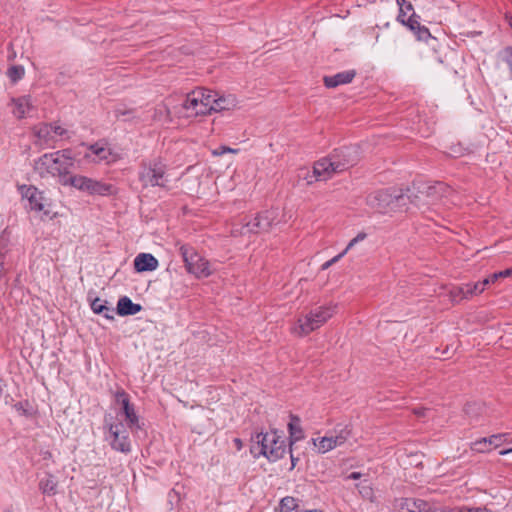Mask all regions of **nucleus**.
I'll list each match as a JSON object with an SVG mask.
<instances>
[{
	"mask_svg": "<svg viewBox=\"0 0 512 512\" xmlns=\"http://www.w3.org/2000/svg\"><path fill=\"white\" fill-rule=\"evenodd\" d=\"M73 167L74 157L70 149L45 153L34 160L33 164V170L40 178H57L61 185L66 182Z\"/></svg>",
	"mask_w": 512,
	"mask_h": 512,
	"instance_id": "f257e3e1",
	"label": "nucleus"
},
{
	"mask_svg": "<svg viewBox=\"0 0 512 512\" xmlns=\"http://www.w3.org/2000/svg\"><path fill=\"white\" fill-rule=\"evenodd\" d=\"M337 305L329 303L315 307L308 312L301 313L295 324L291 327V333L298 337H304L323 326L336 313Z\"/></svg>",
	"mask_w": 512,
	"mask_h": 512,
	"instance_id": "f03ea898",
	"label": "nucleus"
},
{
	"mask_svg": "<svg viewBox=\"0 0 512 512\" xmlns=\"http://www.w3.org/2000/svg\"><path fill=\"white\" fill-rule=\"evenodd\" d=\"M286 452L285 440L277 435L276 431L257 433L252 438L251 453L255 457L264 456L275 462L282 458Z\"/></svg>",
	"mask_w": 512,
	"mask_h": 512,
	"instance_id": "7ed1b4c3",
	"label": "nucleus"
},
{
	"mask_svg": "<svg viewBox=\"0 0 512 512\" xmlns=\"http://www.w3.org/2000/svg\"><path fill=\"white\" fill-rule=\"evenodd\" d=\"M211 90L197 88L186 95L182 103L183 115L186 118H195L211 114Z\"/></svg>",
	"mask_w": 512,
	"mask_h": 512,
	"instance_id": "20e7f679",
	"label": "nucleus"
},
{
	"mask_svg": "<svg viewBox=\"0 0 512 512\" xmlns=\"http://www.w3.org/2000/svg\"><path fill=\"white\" fill-rule=\"evenodd\" d=\"M345 167V164H341L335 160H318L313 166V171L310 172L307 168H301L299 170L298 177L306 180L308 185L313 184L316 181H325L333 177L335 174Z\"/></svg>",
	"mask_w": 512,
	"mask_h": 512,
	"instance_id": "39448f33",
	"label": "nucleus"
},
{
	"mask_svg": "<svg viewBox=\"0 0 512 512\" xmlns=\"http://www.w3.org/2000/svg\"><path fill=\"white\" fill-rule=\"evenodd\" d=\"M179 253L185 264L188 273L196 278H206L212 274V269L208 260L201 256L193 247L181 245Z\"/></svg>",
	"mask_w": 512,
	"mask_h": 512,
	"instance_id": "423d86ee",
	"label": "nucleus"
},
{
	"mask_svg": "<svg viewBox=\"0 0 512 512\" xmlns=\"http://www.w3.org/2000/svg\"><path fill=\"white\" fill-rule=\"evenodd\" d=\"M111 416L104 419V427L108 433L106 439L110 442L112 449L124 454L131 452V441L122 422H113Z\"/></svg>",
	"mask_w": 512,
	"mask_h": 512,
	"instance_id": "0eeeda50",
	"label": "nucleus"
},
{
	"mask_svg": "<svg viewBox=\"0 0 512 512\" xmlns=\"http://www.w3.org/2000/svg\"><path fill=\"white\" fill-rule=\"evenodd\" d=\"M138 178L143 188H166V184L168 182L166 166L158 161L143 164L139 171Z\"/></svg>",
	"mask_w": 512,
	"mask_h": 512,
	"instance_id": "6e6552de",
	"label": "nucleus"
},
{
	"mask_svg": "<svg viewBox=\"0 0 512 512\" xmlns=\"http://www.w3.org/2000/svg\"><path fill=\"white\" fill-rule=\"evenodd\" d=\"M22 197L28 201V207L30 210L41 213L45 216H49L51 213V202L44 195V192L40 191L35 186L23 185L20 187Z\"/></svg>",
	"mask_w": 512,
	"mask_h": 512,
	"instance_id": "1a4fd4ad",
	"label": "nucleus"
},
{
	"mask_svg": "<svg viewBox=\"0 0 512 512\" xmlns=\"http://www.w3.org/2000/svg\"><path fill=\"white\" fill-rule=\"evenodd\" d=\"M278 210L271 209L259 213L253 219L246 221L239 231L240 234L261 233L268 231L277 221Z\"/></svg>",
	"mask_w": 512,
	"mask_h": 512,
	"instance_id": "9d476101",
	"label": "nucleus"
},
{
	"mask_svg": "<svg viewBox=\"0 0 512 512\" xmlns=\"http://www.w3.org/2000/svg\"><path fill=\"white\" fill-rule=\"evenodd\" d=\"M401 196L392 195L388 190H377L366 198V204L378 213H388L394 209Z\"/></svg>",
	"mask_w": 512,
	"mask_h": 512,
	"instance_id": "9b49d317",
	"label": "nucleus"
},
{
	"mask_svg": "<svg viewBox=\"0 0 512 512\" xmlns=\"http://www.w3.org/2000/svg\"><path fill=\"white\" fill-rule=\"evenodd\" d=\"M351 436V429L348 426L342 427L336 435L325 436L313 439V444L319 453H326L336 447L343 445Z\"/></svg>",
	"mask_w": 512,
	"mask_h": 512,
	"instance_id": "f8f14e48",
	"label": "nucleus"
},
{
	"mask_svg": "<svg viewBox=\"0 0 512 512\" xmlns=\"http://www.w3.org/2000/svg\"><path fill=\"white\" fill-rule=\"evenodd\" d=\"M116 401L122 407L125 420L131 430L140 429L139 417L135 411V407L130 403L129 395L124 390H118L115 394Z\"/></svg>",
	"mask_w": 512,
	"mask_h": 512,
	"instance_id": "ddd939ff",
	"label": "nucleus"
},
{
	"mask_svg": "<svg viewBox=\"0 0 512 512\" xmlns=\"http://www.w3.org/2000/svg\"><path fill=\"white\" fill-rule=\"evenodd\" d=\"M35 137L34 144L41 149L55 148L57 142L54 138L52 127L48 123H40L32 128Z\"/></svg>",
	"mask_w": 512,
	"mask_h": 512,
	"instance_id": "4468645a",
	"label": "nucleus"
},
{
	"mask_svg": "<svg viewBox=\"0 0 512 512\" xmlns=\"http://www.w3.org/2000/svg\"><path fill=\"white\" fill-rule=\"evenodd\" d=\"M10 105L12 107V114L17 119H22L26 116H30L31 111L34 109V104L30 96L12 98Z\"/></svg>",
	"mask_w": 512,
	"mask_h": 512,
	"instance_id": "2eb2a0df",
	"label": "nucleus"
},
{
	"mask_svg": "<svg viewBox=\"0 0 512 512\" xmlns=\"http://www.w3.org/2000/svg\"><path fill=\"white\" fill-rule=\"evenodd\" d=\"M211 100H213V103L211 105L213 108L211 109L212 112H220L223 110H230L237 106L238 101L234 95H219L217 92L211 91Z\"/></svg>",
	"mask_w": 512,
	"mask_h": 512,
	"instance_id": "dca6fc26",
	"label": "nucleus"
},
{
	"mask_svg": "<svg viewBox=\"0 0 512 512\" xmlns=\"http://www.w3.org/2000/svg\"><path fill=\"white\" fill-rule=\"evenodd\" d=\"M332 159L337 162H340L341 164H345V167L340 171V173L347 170L349 167L353 166L357 161L355 151L352 148L348 147L340 150H335L329 157L322 158L321 160Z\"/></svg>",
	"mask_w": 512,
	"mask_h": 512,
	"instance_id": "f3484780",
	"label": "nucleus"
},
{
	"mask_svg": "<svg viewBox=\"0 0 512 512\" xmlns=\"http://www.w3.org/2000/svg\"><path fill=\"white\" fill-rule=\"evenodd\" d=\"M158 267V260L149 253H140L134 259V268L137 272L154 271Z\"/></svg>",
	"mask_w": 512,
	"mask_h": 512,
	"instance_id": "a211bd4d",
	"label": "nucleus"
},
{
	"mask_svg": "<svg viewBox=\"0 0 512 512\" xmlns=\"http://www.w3.org/2000/svg\"><path fill=\"white\" fill-rule=\"evenodd\" d=\"M356 75L354 70H347L343 72H339L332 76L324 77V84L327 88H335L339 85H344L352 82Z\"/></svg>",
	"mask_w": 512,
	"mask_h": 512,
	"instance_id": "6ab92c4d",
	"label": "nucleus"
},
{
	"mask_svg": "<svg viewBox=\"0 0 512 512\" xmlns=\"http://www.w3.org/2000/svg\"><path fill=\"white\" fill-rule=\"evenodd\" d=\"M38 488L43 495L54 496L58 492V480L53 474L47 472L39 480Z\"/></svg>",
	"mask_w": 512,
	"mask_h": 512,
	"instance_id": "aec40b11",
	"label": "nucleus"
},
{
	"mask_svg": "<svg viewBox=\"0 0 512 512\" xmlns=\"http://www.w3.org/2000/svg\"><path fill=\"white\" fill-rule=\"evenodd\" d=\"M425 501L413 498H400L396 502L399 512H421L424 509Z\"/></svg>",
	"mask_w": 512,
	"mask_h": 512,
	"instance_id": "412c9836",
	"label": "nucleus"
},
{
	"mask_svg": "<svg viewBox=\"0 0 512 512\" xmlns=\"http://www.w3.org/2000/svg\"><path fill=\"white\" fill-rule=\"evenodd\" d=\"M141 310L142 306L140 304L133 303L127 296H123L118 300L117 314L120 316L135 315Z\"/></svg>",
	"mask_w": 512,
	"mask_h": 512,
	"instance_id": "4be33fe9",
	"label": "nucleus"
},
{
	"mask_svg": "<svg viewBox=\"0 0 512 512\" xmlns=\"http://www.w3.org/2000/svg\"><path fill=\"white\" fill-rule=\"evenodd\" d=\"M88 188H86L87 193L92 195H111L114 192V187L111 184L104 183L101 181H97L90 178V183H87Z\"/></svg>",
	"mask_w": 512,
	"mask_h": 512,
	"instance_id": "5701e85b",
	"label": "nucleus"
},
{
	"mask_svg": "<svg viewBox=\"0 0 512 512\" xmlns=\"http://www.w3.org/2000/svg\"><path fill=\"white\" fill-rule=\"evenodd\" d=\"M111 156V152L108 148L100 143L93 144L89 147V152L86 154L87 158L92 159L93 161H109V157Z\"/></svg>",
	"mask_w": 512,
	"mask_h": 512,
	"instance_id": "b1692460",
	"label": "nucleus"
},
{
	"mask_svg": "<svg viewBox=\"0 0 512 512\" xmlns=\"http://www.w3.org/2000/svg\"><path fill=\"white\" fill-rule=\"evenodd\" d=\"M288 430L290 435V444L297 442L304 438V432L301 427V420L296 415H290V421L288 423Z\"/></svg>",
	"mask_w": 512,
	"mask_h": 512,
	"instance_id": "393cba45",
	"label": "nucleus"
},
{
	"mask_svg": "<svg viewBox=\"0 0 512 512\" xmlns=\"http://www.w3.org/2000/svg\"><path fill=\"white\" fill-rule=\"evenodd\" d=\"M87 183H90V178L82 175H67L66 182L62 183V185L67 186L70 185L78 190L86 191L88 188Z\"/></svg>",
	"mask_w": 512,
	"mask_h": 512,
	"instance_id": "a878e982",
	"label": "nucleus"
},
{
	"mask_svg": "<svg viewBox=\"0 0 512 512\" xmlns=\"http://www.w3.org/2000/svg\"><path fill=\"white\" fill-rule=\"evenodd\" d=\"M448 296L453 303H459L462 300H468V295H466V287L465 284L452 286L449 289Z\"/></svg>",
	"mask_w": 512,
	"mask_h": 512,
	"instance_id": "bb28decb",
	"label": "nucleus"
},
{
	"mask_svg": "<svg viewBox=\"0 0 512 512\" xmlns=\"http://www.w3.org/2000/svg\"><path fill=\"white\" fill-rule=\"evenodd\" d=\"M367 237V234L364 233V232H360L357 234L356 237H354L347 245V247L341 252L339 253L338 255H336L335 257H333L332 259H330V262L333 264H335L336 262H338L351 248H353L357 243L365 240Z\"/></svg>",
	"mask_w": 512,
	"mask_h": 512,
	"instance_id": "cd10ccee",
	"label": "nucleus"
},
{
	"mask_svg": "<svg viewBox=\"0 0 512 512\" xmlns=\"http://www.w3.org/2000/svg\"><path fill=\"white\" fill-rule=\"evenodd\" d=\"M470 449L477 453H488L492 450L491 444H488V438H480L470 444Z\"/></svg>",
	"mask_w": 512,
	"mask_h": 512,
	"instance_id": "c85d7f7f",
	"label": "nucleus"
},
{
	"mask_svg": "<svg viewBox=\"0 0 512 512\" xmlns=\"http://www.w3.org/2000/svg\"><path fill=\"white\" fill-rule=\"evenodd\" d=\"M399 6V14L397 16V20L402 24L407 19V13L413 11V5L406 0H396Z\"/></svg>",
	"mask_w": 512,
	"mask_h": 512,
	"instance_id": "c756f323",
	"label": "nucleus"
},
{
	"mask_svg": "<svg viewBox=\"0 0 512 512\" xmlns=\"http://www.w3.org/2000/svg\"><path fill=\"white\" fill-rule=\"evenodd\" d=\"M298 508V500L291 496H286L280 501V512H295Z\"/></svg>",
	"mask_w": 512,
	"mask_h": 512,
	"instance_id": "7c9ffc66",
	"label": "nucleus"
},
{
	"mask_svg": "<svg viewBox=\"0 0 512 512\" xmlns=\"http://www.w3.org/2000/svg\"><path fill=\"white\" fill-rule=\"evenodd\" d=\"M448 190V187L441 182L436 183L433 186H428L426 190L427 197L435 200L440 194L445 193Z\"/></svg>",
	"mask_w": 512,
	"mask_h": 512,
	"instance_id": "2f4dec72",
	"label": "nucleus"
},
{
	"mask_svg": "<svg viewBox=\"0 0 512 512\" xmlns=\"http://www.w3.org/2000/svg\"><path fill=\"white\" fill-rule=\"evenodd\" d=\"M508 433L493 434L488 438V444H491L492 449L501 446L503 443L508 442Z\"/></svg>",
	"mask_w": 512,
	"mask_h": 512,
	"instance_id": "473e14b6",
	"label": "nucleus"
},
{
	"mask_svg": "<svg viewBox=\"0 0 512 512\" xmlns=\"http://www.w3.org/2000/svg\"><path fill=\"white\" fill-rule=\"evenodd\" d=\"M14 409L21 416L29 417L33 414L32 407L27 401H20L14 404Z\"/></svg>",
	"mask_w": 512,
	"mask_h": 512,
	"instance_id": "72a5a7b5",
	"label": "nucleus"
},
{
	"mask_svg": "<svg viewBox=\"0 0 512 512\" xmlns=\"http://www.w3.org/2000/svg\"><path fill=\"white\" fill-rule=\"evenodd\" d=\"M107 301H103L100 298H95L91 302V309L95 314L104 313V311H110L111 307L107 306Z\"/></svg>",
	"mask_w": 512,
	"mask_h": 512,
	"instance_id": "f704fd0d",
	"label": "nucleus"
},
{
	"mask_svg": "<svg viewBox=\"0 0 512 512\" xmlns=\"http://www.w3.org/2000/svg\"><path fill=\"white\" fill-rule=\"evenodd\" d=\"M56 142L63 138H69V131L58 123H50Z\"/></svg>",
	"mask_w": 512,
	"mask_h": 512,
	"instance_id": "c9c22d12",
	"label": "nucleus"
},
{
	"mask_svg": "<svg viewBox=\"0 0 512 512\" xmlns=\"http://www.w3.org/2000/svg\"><path fill=\"white\" fill-rule=\"evenodd\" d=\"M465 287L466 295H468L469 299L484 292V290L482 289V285H480L479 281L475 283H465Z\"/></svg>",
	"mask_w": 512,
	"mask_h": 512,
	"instance_id": "e433bc0d",
	"label": "nucleus"
},
{
	"mask_svg": "<svg viewBox=\"0 0 512 512\" xmlns=\"http://www.w3.org/2000/svg\"><path fill=\"white\" fill-rule=\"evenodd\" d=\"M7 75L13 82H16L23 77L24 69L21 66H12L8 69Z\"/></svg>",
	"mask_w": 512,
	"mask_h": 512,
	"instance_id": "4c0bfd02",
	"label": "nucleus"
},
{
	"mask_svg": "<svg viewBox=\"0 0 512 512\" xmlns=\"http://www.w3.org/2000/svg\"><path fill=\"white\" fill-rule=\"evenodd\" d=\"M419 19L420 17L413 12L402 24L407 26L411 31H413L416 30V28H419Z\"/></svg>",
	"mask_w": 512,
	"mask_h": 512,
	"instance_id": "58836bf2",
	"label": "nucleus"
},
{
	"mask_svg": "<svg viewBox=\"0 0 512 512\" xmlns=\"http://www.w3.org/2000/svg\"><path fill=\"white\" fill-rule=\"evenodd\" d=\"M414 34L416 35L418 40L426 41L431 37V34L425 26L419 25V28H416V30H413Z\"/></svg>",
	"mask_w": 512,
	"mask_h": 512,
	"instance_id": "ea45409f",
	"label": "nucleus"
},
{
	"mask_svg": "<svg viewBox=\"0 0 512 512\" xmlns=\"http://www.w3.org/2000/svg\"><path fill=\"white\" fill-rule=\"evenodd\" d=\"M237 152H238V150H237V149H233V148H230V147H228V146H224V145H222V146H220V147H218V148L214 149V150L212 151V155H213V156H222V155H224L225 153H234V154H236Z\"/></svg>",
	"mask_w": 512,
	"mask_h": 512,
	"instance_id": "a19ab883",
	"label": "nucleus"
},
{
	"mask_svg": "<svg viewBox=\"0 0 512 512\" xmlns=\"http://www.w3.org/2000/svg\"><path fill=\"white\" fill-rule=\"evenodd\" d=\"M508 277H512V267L508 268V269H505L503 271H499V272L493 273L491 280H496L497 281L499 279L508 278Z\"/></svg>",
	"mask_w": 512,
	"mask_h": 512,
	"instance_id": "79ce46f5",
	"label": "nucleus"
},
{
	"mask_svg": "<svg viewBox=\"0 0 512 512\" xmlns=\"http://www.w3.org/2000/svg\"><path fill=\"white\" fill-rule=\"evenodd\" d=\"M421 512H454V510H447L441 507L429 506L428 503L425 501L424 509H422Z\"/></svg>",
	"mask_w": 512,
	"mask_h": 512,
	"instance_id": "37998d69",
	"label": "nucleus"
},
{
	"mask_svg": "<svg viewBox=\"0 0 512 512\" xmlns=\"http://www.w3.org/2000/svg\"><path fill=\"white\" fill-rule=\"evenodd\" d=\"M114 113H115V116L117 118H120V117H124L126 115H131L133 114V110L131 109H126L125 107L123 106H119L117 107L115 110H114Z\"/></svg>",
	"mask_w": 512,
	"mask_h": 512,
	"instance_id": "c03bdc74",
	"label": "nucleus"
},
{
	"mask_svg": "<svg viewBox=\"0 0 512 512\" xmlns=\"http://www.w3.org/2000/svg\"><path fill=\"white\" fill-rule=\"evenodd\" d=\"M430 410L425 407L414 408L413 413L418 418H425Z\"/></svg>",
	"mask_w": 512,
	"mask_h": 512,
	"instance_id": "a18cd8bd",
	"label": "nucleus"
},
{
	"mask_svg": "<svg viewBox=\"0 0 512 512\" xmlns=\"http://www.w3.org/2000/svg\"><path fill=\"white\" fill-rule=\"evenodd\" d=\"M454 512H491V511L488 510L487 508H483V507H477V508L464 507V508L460 509L459 511H454Z\"/></svg>",
	"mask_w": 512,
	"mask_h": 512,
	"instance_id": "49530a36",
	"label": "nucleus"
},
{
	"mask_svg": "<svg viewBox=\"0 0 512 512\" xmlns=\"http://www.w3.org/2000/svg\"><path fill=\"white\" fill-rule=\"evenodd\" d=\"M505 59L509 66L510 72L512 73V48H507L505 50Z\"/></svg>",
	"mask_w": 512,
	"mask_h": 512,
	"instance_id": "de8ad7c7",
	"label": "nucleus"
},
{
	"mask_svg": "<svg viewBox=\"0 0 512 512\" xmlns=\"http://www.w3.org/2000/svg\"><path fill=\"white\" fill-rule=\"evenodd\" d=\"M492 279V275H490L489 277L483 279L482 281H479L480 285H482V289L485 291V289L487 288L488 285L490 284H493L496 282V280H491Z\"/></svg>",
	"mask_w": 512,
	"mask_h": 512,
	"instance_id": "09e8293b",
	"label": "nucleus"
},
{
	"mask_svg": "<svg viewBox=\"0 0 512 512\" xmlns=\"http://www.w3.org/2000/svg\"><path fill=\"white\" fill-rule=\"evenodd\" d=\"M233 444L237 451H240L243 448V442L240 438H234Z\"/></svg>",
	"mask_w": 512,
	"mask_h": 512,
	"instance_id": "8fccbe9b",
	"label": "nucleus"
},
{
	"mask_svg": "<svg viewBox=\"0 0 512 512\" xmlns=\"http://www.w3.org/2000/svg\"><path fill=\"white\" fill-rule=\"evenodd\" d=\"M106 319L113 320L114 319V309L111 307L110 311H104V313H101Z\"/></svg>",
	"mask_w": 512,
	"mask_h": 512,
	"instance_id": "3c124183",
	"label": "nucleus"
},
{
	"mask_svg": "<svg viewBox=\"0 0 512 512\" xmlns=\"http://www.w3.org/2000/svg\"><path fill=\"white\" fill-rule=\"evenodd\" d=\"M361 473L360 472H352L351 474H349L348 476V479H352V480H357L361 477Z\"/></svg>",
	"mask_w": 512,
	"mask_h": 512,
	"instance_id": "603ef678",
	"label": "nucleus"
},
{
	"mask_svg": "<svg viewBox=\"0 0 512 512\" xmlns=\"http://www.w3.org/2000/svg\"><path fill=\"white\" fill-rule=\"evenodd\" d=\"M360 493L363 494L364 496H368L372 494V490L369 487H364L363 491H360Z\"/></svg>",
	"mask_w": 512,
	"mask_h": 512,
	"instance_id": "864d4df0",
	"label": "nucleus"
},
{
	"mask_svg": "<svg viewBox=\"0 0 512 512\" xmlns=\"http://www.w3.org/2000/svg\"><path fill=\"white\" fill-rule=\"evenodd\" d=\"M331 266H332V263L330 262V260H328V261H326L325 263L322 264L321 269L322 270H326V269H328Z\"/></svg>",
	"mask_w": 512,
	"mask_h": 512,
	"instance_id": "5fc2aeb1",
	"label": "nucleus"
},
{
	"mask_svg": "<svg viewBox=\"0 0 512 512\" xmlns=\"http://www.w3.org/2000/svg\"><path fill=\"white\" fill-rule=\"evenodd\" d=\"M500 455L512 454V448L504 449L499 452Z\"/></svg>",
	"mask_w": 512,
	"mask_h": 512,
	"instance_id": "6e6d98bb",
	"label": "nucleus"
},
{
	"mask_svg": "<svg viewBox=\"0 0 512 512\" xmlns=\"http://www.w3.org/2000/svg\"><path fill=\"white\" fill-rule=\"evenodd\" d=\"M296 458L293 456V454L291 453V462H292V468H294L296 466Z\"/></svg>",
	"mask_w": 512,
	"mask_h": 512,
	"instance_id": "4d7b16f0",
	"label": "nucleus"
},
{
	"mask_svg": "<svg viewBox=\"0 0 512 512\" xmlns=\"http://www.w3.org/2000/svg\"><path fill=\"white\" fill-rule=\"evenodd\" d=\"M506 20L508 21V24L512 29V16H506Z\"/></svg>",
	"mask_w": 512,
	"mask_h": 512,
	"instance_id": "13d9d810",
	"label": "nucleus"
},
{
	"mask_svg": "<svg viewBox=\"0 0 512 512\" xmlns=\"http://www.w3.org/2000/svg\"><path fill=\"white\" fill-rule=\"evenodd\" d=\"M471 407H472L471 405H468V406H467V412L469 411V409H470Z\"/></svg>",
	"mask_w": 512,
	"mask_h": 512,
	"instance_id": "bf43d9fd",
	"label": "nucleus"
}]
</instances>
